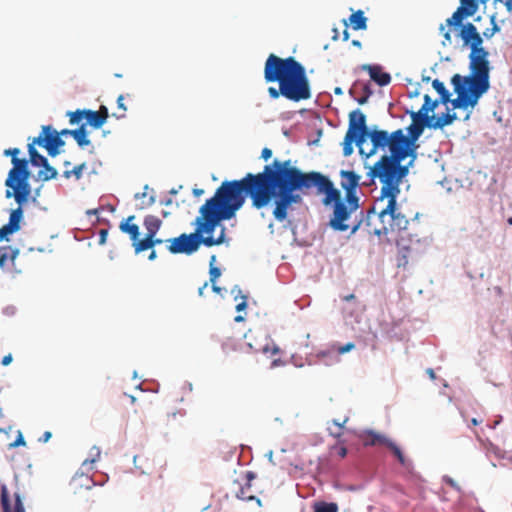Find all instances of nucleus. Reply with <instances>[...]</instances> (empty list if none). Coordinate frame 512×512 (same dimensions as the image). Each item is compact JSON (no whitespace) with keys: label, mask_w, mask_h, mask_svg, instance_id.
I'll use <instances>...</instances> for the list:
<instances>
[{"label":"nucleus","mask_w":512,"mask_h":512,"mask_svg":"<svg viewBox=\"0 0 512 512\" xmlns=\"http://www.w3.org/2000/svg\"><path fill=\"white\" fill-rule=\"evenodd\" d=\"M256 199L259 210L272 202L274 218L283 222L288 215V209L293 204H300L302 197L297 191L309 190L316 187L318 194H324L322 203L332 207L333 213L329 225L335 231L351 230L354 234L362 226H366L367 214L360 212V217L353 214L359 209V197L342 198L341 191L335 188L333 182L317 171L303 172L292 165V161L274 159L272 164L265 165L262 172L253 173Z\"/></svg>","instance_id":"f257e3e1"},{"label":"nucleus","mask_w":512,"mask_h":512,"mask_svg":"<svg viewBox=\"0 0 512 512\" xmlns=\"http://www.w3.org/2000/svg\"><path fill=\"white\" fill-rule=\"evenodd\" d=\"M247 198L251 200L252 207L259 210L255 202L253 173H247L239 180L223 181L215 194L200 207L199 216L195 219V231L165 240L168 243V251L171 254L191 255L201 244L212 247L224 243V226L217 238H214L212 233L222 221L235 217Z\"/></svg>","instance_id":"f03ea898"},{"label":"nucleus","mask_w":512,"mask_h":512,"mask_svg":"<svg viewBox=\"0 0 512 512\" xmlns=\"http://www.w3.org/2000/svg\"><path fill=\"white\" fill-rule=\"evenodd\" d=\"M386 151L389 153H384L368 172L371 181L377 178L381 183L380 195L367 211L366 219L367 232L376 236L407 229L411 216L397 203L400 184L409 171L401 163L409 156L398 146H387Z\"/></svg>","instance_id":"7ed1b4c3"},{"label":"nucleus","mask_w":512,"mask_h":512,"mask_svg":"<svg viewBox=\"0 0 512 512\" xmlns=\"http://www.w3.org/2000/svg\"><path fill=\"white\" fill-rule=\"evenodd\" d=\"M264 79L267 83L282 85V96L299 102L311 97L309 80L304 66L294 57L280 58L270 54L264 66Z\"/></svg>","instance_id":"20e7f679"},{"label":"nucleus","mask_w":512,"mask_h":512,"mask_svg":"<svg viewBox=\"0 0 512 512\" xmlns=\"http://www.w3.org/2000/svg\"><path fill=\"white\" fill-rule=\"evenodd\" d=\"M411 118L412 123L407 128L408 136L404 134L402 129H397L392 133H388V131L373 132L374 148L386 152L387 146H398L408 156H414L415 142L423 133L424 128L428 127L430 123L429 120L416 116L414 112L411 113Z\"/></svg>","instance_id":"39448f33"},{"label":"nucleus","mask_w":512,"mask_h":512,"mask_svg":"<svg viewBox=\"0 0 512 512\" xmlns=\"http://www.w3.org/2000/svg\"><path fill=\"white\" fill-rule=\"evenodd\" d=\"M380 129H369L366 124V116L360 110L356 109L349 113L348 130L345 134L342 146L344 156H350L353 153V143L359 148V153L370 157L380 149L374 148L372 134Z\"/></svg>","instance_id":"423d86ee"},{"label":"nucleus","mask_w":512,"mask_h":512,"mask_svg":"<svg viewBox=\"0 0 512 512\" xmlns=\"http://www.w3.org/2000/svg\"><path fill=\"white\" fill-rule=\"evenodd\" d=\"M19 153L18 148H9L4 151L5 156H12L13 164V168L9 171L5 180V185L8 187L5 197H13L18 205H23L28 201L31 194L30 172L28 170V160L19 159L17 157Z\"/></svg>","instance_id":"0eeeda50"},{"label":"nucleus","mask_w":512,"mask_h":512,"mask_svg":"<svg viewBox=\"0 0 512 512\" xmlns=\"http://www.w3.org/2000/svg\"><path fill=\"white\" fill-rule=\"evenodd\" d=\"M488 52L484 48L476 49L470 53V70L468 76H461L460 81L484 94L489 90V62Z\"/></svg>","instance_id":"6e6552de"},{"label":"nucleus","mask_w":512,"mask_h":512,"mask_svg":"<svg viewBox=\"0 0 512 512\" xmlns=\"http://www.w3.org/2000/svg\"><path fill=\"white\" fill-rule=\"evenodd\" d=\"M451 83L454 87V91L457 94L455 99H451L448 103L451 104L452 109H468L474 108L477 104L482 93L468 86L467 84L460 81V74H455Z\"/></svg>","instance_id":"1a4fd4ad"},{"label":"nucleus","mask_w":512,"mask_h":512,"mask_svg":"<svg viewBox=\"0 0 512 512\" xmlns=\"http://www.w3.org/2000/svg\"><path fill=\"white\" fill-rule=\"evenodd\" d=\"M134 465L141 473L154 476L156 484L159 482V489H163V479L167 470V464L164 459L155 456L136 455L134 457Z\"/></svg>","instance_id":"9d476101"},{"label":"nucleus","mask_w":512,"mask_h":512,"mask_svg":"<svg viewBox=\"0 0 512 512\" xmlns=\"http://www.w3.org/2000/svg\"><path fill=\"white\" fill-rule=\"evenodd\" d=\"M70 124H79L83 119L86 120V124H89L94 129L101 128L109 117L108 108L105 105H101L98 111L89 109H78L76 111H70L67 113Z\"/></svg>","instance_id":"9b49d317"},{"label":"nucleus","mask_w":512,"mask_h":512,"mask_svg":"<svg viewBox=\"0 0 512 512\" xmlns=\"http://www.w3.org/2000/svg\"><path fill=\"white\" fill-rule=\"evenodd\" d=\"M34 143L45 148L51 157L57 156L60 153L59 148L65 144L58 131L50 125L42 126V131L38 137L34 138Z\"/></svg>","instance_id":"f8f14e48"},{"label":"nucleus","mask_w":512,"mask_h":512,"mask_svg":"<svg viewBox=\"0 0 512 512\" xmlns=\"http://www.w3.org/2000/svg\"><path fill=\"white\" fill-rule=\"evenodd\" d=\"M143 225L146 229V235L140 242H137L136 245V253H140L147 250V247L152 244L151 237L156 236L157 232L160 230L162 221L154 215H147L144 218Z\"/></svg>","instance_id":"ddd939ff"},{"label":"nucleus","mask_w":512,"mask_h":512,"mask_svg":"<svg viewBox=\"0 0 512 512\" xmlns=\"http://www.w3.org/2000/svg\"><path fill=\"white\" fill-rule=\"evenodd\" d=\"M341 178L340 185L345 191V196L352 199V197H358L356 190L360 183V175L350 170H341L339 172Z\"/></svg>","instance_id":"4468645a"},{"label":"nucleus","mask_w":512,"mask_h":512,"mask_svg":"<svg viewBox=\"0 0 512 512\" xmlns=\"http://www.w3.org/2000/svg\"><path fill=\"white\" fill-rule=\"evenodd\" d=\"M459 35L465 45H470L471 51L482 48L483 39L473 23L463 25Z\"/></svg>","instance_id":"2eb2a0df"},{"label":"nucleus","mask_w":512,"mask_h":512,"mask_svg":"<svg viewBox=\"0 0 512 512\" xmlns=\"http://www.w3.org/2000/svg\"><path fill=\"white\" fill-rule=\"evenodd\" d=\"M22 218L23 209L22 205H19L16 209L11 211L8 223L0 228V241L7 238L8 235L20 230Z\"/></svg>","instance_id":"dca6fc26"},{"label":"nucleus","mask_w":512,"mask_h":512,"mask_svg":"<svg viewBox=\"0 0 512 512\" xmlns=\"http://www.w3.org/2000/svg\"><path fill=\"white\" fill-rule=\"evenodd\" d=\"M255 478V475L253 472H247L245 474V483L244 485L240 484L239 482H236L238 485V490L235 491V495L237 498L251 501L256 500L258 505H261L260 499H256L255 496L251 493V481Z\"/></svg>","instance_id":"f3484780"},{"label":"nucleus","mask_w":512,"mask_h":512,"mask_svg":"<svg viewBox=\"0 0 512 512\" xmlns=\"http://www.w3.org/2000/svg\"><path fill=\"white\" fill-rule=\"evenodd\" d=\"M363 70L368 71L370 78L375 81L379 86H386L391 82V76L387 72H383L382 68L378 65H363Z\"/></svg>","instance_id":"a211bd4d"},{"label":"nucleus","mask_w":512,"mask_h":512,"mask_svg":"<svg viewBox=\"0 0 512 512\" xmlns=\"http://www.w3.org/2000/svg\"><path fill=\"white\" fill-rule=\"evenodd\" d=\"M15 502L14 506L12 507L9 500V495L7 492L6 487H2L1 490V504L3 508V512H25L24 505L22 503V500L20 498L19 494H15Z\"/></svg>","instance_id":"6ab92c4d"},{"label":"nucleus","mask_w":512,"mask_h":512,"mask_svg":"<svg viewBox=\"0 0 512 512\" xmlns=\"http://www.w3.org/2000/svg\"><path fill=\"white\" fill-rule=\"evenodd\" d=\"M134 219V215L129 216L127 219L120 223L119 228L122 232L127 233L130 236V239L133 242V247L136 250L137 242H140L141 239H139V226L137 224L131 223Z\"/></svg>","instance_id":"aec40b11"},{"label":"nucleus","mask_w":512,"mask_h":512,"mask_svg":"<svg viewBox=\"0 0 512 512\" xmlns=\"http://www.w3.org/2000/svg\"><path fill=\"white\" fill-rule=\"evenodd\" d=\"M457 119L456 113H443L441 116L435 117L431 115L429 120L428 128L442 129L443 127L452 124Z\"/></svg>","instance_id":"412c9836"},{"label":"nucleus","mask_w":512,"mask_h":512,"mask_svg":"<svg viewBox=\"0 0 512 512\" xmlns=\"http://www.w3.org/2000/svg\"><path fill=\"white\" fill-rule=\"evenodd\" d=\"M361 439L364 446H376V445H385L388 443L389 439L384 435L376 433L374 431H366L361 435Z\"/></svg>","instance_id":"4be33fe9"},{"label":"nucleus","mask_w":512,"mask_h":512,"mask_svg":"<svg viewBox=\"0 0 512 512\" xmlns=\"http://www.w3.org/2000/svg\"><path fill=\"white\" fill-rule=\"evenodd\" d=\"M474 13V9L468 11L464 7H459L457 10L452 14L450 18L446 20L447 26H459L461 25L463 19L465 16H470Z\"/></svg>","instance_id":"5701e85b"},{"label":"nucleus","mask_w":512,"mask_h":512,"mask_svg":"<svg viewBox=\"0 0 512 512\" xmlns=\"http://www.w3.org/2000/svg\"><path fill=\"white\" fill-rule=\"evenodd\" d=\"M37 143H34V139L28 144V153L30 156V162L33 166L41 167V165L47 164V158L41 155L35 148Z\"/></svg>","instance_id":"b1692460"},{"label":"nucleus","mask_w":512,"mask_h":512,"mask_svg":"<svg viewBox=\"0 0 512 512\" xmlns=\"http://www.w3.org/2000/svg\"><path fill=\"white\" fill-rule=\"evenodd\" d=\"M72 137L80 147H85L91 144V141L88 139L86 124H82L79 128L74 129Z\"/></svg>","instance_id":"393cba45"},{"label":"nucleus","mask_w":512,"mask_h":512,"mask_svg":"<svg viewBox=\"0 0 512 512\" xmlns=\"http://www.w3.org/2000/svg\"><path fill=\"white\" fill-rule=\"evenodd\" d=\"M350 24L354 30H363L367 27V19L364 16L363 11L358 10L357 12L351 14Z\"/></svg>","instance_id":"a878e982"},{"label":"nucleus","mask_w":512,"mask_h":512,"mask_svg":"<svg viewBox=\"0 0 512 512\" xmlns=\"http://www.w3.org/2000/svg\"><path fill=\"white\" fill-rule=\"evenodd\" d=\"M433 88L437 91V93L440 95V101L442 104H447L450 101L451 94L446 89L443 82H441L438 79H434L432 81Z\"/></svg>","instance_id":"bb28decb"},{"label":"nucleus","mask_w":512,"mask_h":512,"mask_svg":"<svg viewBox=\"0 0 512 512\" xmlns=\"http://www.w3.org/2000/svg\"><path fill=\"white\" fill-rule=\"evenodd\" d=\"M41 167L44 168V170H41L38 172V179L41 181H49L51 179H55L58 175L57 170L52 167L49 162L47 161V164L41 165Z\"/></svg>","instance_id":"cd10ccee"},{"label":"nucleus","mask_w":512,"mask_h":512,"mask_svg":"<svg viewBox=\"0 0 512 512\" xmlns=\"http://www.w3.org/2000/svg\"><path fill=\"white\" fill-rule=\"evenodd\" d=\"M432 112V99L426 94L424 95V103L418 112H414L416 116H421L423 119L430 120Z\"/></svg>","instance_id":"c85d7f7f"},{"label":"nucleus","mask_w":512,"mask_h":512,"mask_svg":"<svg viewBox=\"0 0 512 512\" xmlns=\"http://www.w3.org/2000/svg\"><path fill=\"white\" fill-rule=\"evenodd\" d=\"M72 484L74 485L75 488L85 486L87 489H90L95 485V482L90 477L85 476L84 474H81V475H76L73 478Z\"/></svg>","instance_id":"c756f323"},{"label":"nucleus","mask_w":512,"mask_h":512,"mask_svg":"<svg viewBox=\"0 0 512 512\" xmlns=\"http://www.w3.org/2000/svg\"><path fill=\"white\" fill-rule=\"evenodd\" d=\"M338 505L334 502H317L314 504V512H338Z\"/></svg>","instance_id":"7c9ffc66"},{"label":"nucleus","mask_w":512,"mask_h":512,"mask_svg":"<svg viewBox=\"0 0 512 512\" xmlns=\"http://www.w3.org/2000/svg\"><path fill=\"white\" fill-rule=\"evenodd\" d=\"M86 169V163H81L77 166H75L73 169L71 170H65L63 172V176L66 178V179H69L71 177H74L76 180H79L81 179L82 175H83V171Z\"/></svg>","instance_id":"2f4dec72"},{"label":"nucleus","mask_w":512,"mask_h":512,"mask_svg":"<svg viewBox=\"0 0 512 512\" xmlns=\"http://www.w3.org/2000/svg\"><path fill=\"white\" fill-rule=\"evenodd\" d=\"M386 447H388L392 451V453L396 456L401 465H407L406 458L404 457L401 449L394 442L389 440L388 443L386 444Z\"/></svg>","instance_id":"473e14b6"},{"label":"nucleus","mask_w":512,"mask_h":512,"mask_svg":"<svg viewBox=\"0 0 512 512\" xmlns=\"http://www.w3.org/2000/svg\"><path fill=\"white\" fill-rule=\"evenodd\" d=\"M216 260V256L213 255L211 256V259H210V271H209V274H210V282L212 284H214L216 282V280L220 277L221 275V270L218 268V267H214L213 264Z\"/></svg>","instance_id":"72a5a7b5"},{"label":"nucleus","mask_w":512,"mask_h":512,"mask_svg":"<svg viewBox=\"0 0 512 512\" xmlns=\"http://www.w3.org/2000/svg\"><path fill=\"white\" fill-rule=\"evenodd\" d=\"M90 454H91V459H86L83 462V465H86L88 462L91 463V464L96 462L99 459L101 452H100V449L98 447H93L91 449V453Z\"/></svg>","instance_id":"f704fd0d"},{"label":"nucleus","mask_w":512,"mask_h":512,"mask_svg":"<svg viewBox=\"0 0 512 512\" xmlns=\"http://www.w3.org/2000/svg\"><path fill=\"white\" fill-rule=\"evenodd\" d=\"M355 348V344L353 342L346 343L345 345L339 346L336 351L338 354L347 353Z\"/></svg>","instance_id":"c9c22d12"},{"label":"nucleus","mask_w":512,"mask_h":512,"mask_svg":"<svg viewBox=\"0 0 512 512\" xmlns=\"http://www.w3.org/2000/svg\"><path fill=\"white\" fill-rule=\"evenodd\" d=\"M268 93L270 97L273 99L279 98L280 96H282V85L279 84V89H276L275 87H269Z\"/></svg>","instance_id":"e433bc0d"},{"label":"nucleus","mask_w":512,"mask_h":512,"mask_svg":"<svg viewBox=\"0 0 512 512\" xmlns=\"http://www.w3.org/2000/svg\"><path fill=\"white\" fill-rule=\"evenodd\" d=\"M117 106L119 109H121L123 111V113L119 116H116L117 118H122L125 116V112L127 111V107L125 106L124 104V96L123 95H119L118 98H117Z\"/></svg>","instance_id":"4c0bfd02"},{"label":"nucleus","mask_w":512,"mask_h":512,"mask_svg":"<svg viewBox=\"0 0 512 512\" xmlns=\"http://www.w3.org/2000/svg\"><path fill=\"white\" fill-rule=\"evenodd\" d=\"M334 425L336 426V430L335 431H330V434L333 436V437H340L342 434H343V425L337 421H333Z\"/></svg>","instance_id":"58836bf2"},{"label":"nucleus","mask_w":512,"mask_h":512,"mask_svg":"<svg viewBox=\"0 0 512 512\" xmlns=\"http://www.w3.org/2000/svg\"><path fill=\"white\" fill-rule=\"evenodd\" d=\"M25 445H26V442H25L22 434L19 433V435L17 436L16 440L9 444V447L15 448V447H18V446H25Z\"/></svg>","instance_id":"ea45409f"},{"label":"nucleus","mask_w":512,"mask_h":512,"mask_svg":"<svg viewBox=\"0 0 512 512\" xmlns=\"http://www.w3.org/2000/svg\"><path fill=\"white\" fill-rule=\"evenodd\" d=\"M272 157V150L270 148H263L261 152V158L265 161Z\"/></svg>","instance_id":"a19ab883"},{"label":"nucleus","mask_w":512,"mask_h":512,"mask_svg":"<svg viewBox=\"0 0 512 512\" xmlns=\"http://www.w3.org/2000/svg\"><path fill=\"white\" fill-rule=\"evenodd\" d=\"M107 235H108V230L107 229H101L99 231V244L100 245L105 244L106 239H107Z\"/></svg>","instance_id":"79ce46f5"},{"label":"nucleus","mask_w":512,"mask_h":512,"mask_svg":"<svg viewBox=\"0 0 512 512\" xmlns=\"http://www.w3.org/2000/svg\"><path fill=\"white\" fill-rule=\"evenodd\" d=\"M440 31L443 32V37H444V40L448 43H451L452 41V37H451V33L450 31H446L445 30V26L444 25H441L440 26Z\"/></svg>","instance_id":"37998d69"},{"label":"nucleus","mask_w":512,"mask_h":512,"mask_svg":"<svg viewBox=\"0 0 512 512\" xmlns=\"http://www.w3.org/2000/svg\"><path fill=\"white\" fill-rule=\"evenodd\" d=\"M241 298L242 301L236 305V310L238 312L244 310L247 307V296L243 295Z\"/></svg>","instance_id":"c03bdc74"},{"label":"nucleus","mask_w":512,"mask_h":512,"mask_svg":"<svg viewBox=\"0 0 512 512\" xmlns=\"http://www.w3.org/2000/svg\"><path fill=\"white\" fill-rule=\"evenodd\" d=\"M151 242L152 244H150L148 247H147V250L148 249H152L155 245L157 244H162L163 242H165V240H162V239H159V238H156V236H152L151 237Z\"/></svg>","instance_id":"a18cd8bd"},{"label":"nucleus","mask_w":512,"mask_h":512,"mask_svg":"<svg viewBox=\"0 0 512 512\" xmlns=\"http://www.w3.org/2000/svg\"><path fill=\"white\" fill-rule=\"evenodd\" d=\"M52 434L49 431L44 432V434L40 437L39 441L41 442H47L51 438Z\"/></svg>","instance_id":"49530a36"},{"label":"nucleus","mask_w":512,"mask_h":512,"mask_svg":"<svg viewBox=\"0 0 512 512\" xmlns=\"http://www.w3.org/2000/svg\"><path fill=\"white\" fill-rule=\"evenodd\" d=\"M11 361H12V355L8 354V355L3 357L2 365L7 366V365H9L11 363Z\"/></svg>","instance_id":"de8ad7c7"},{"label":"nucleus","mask_w":512,"mask_h":512,"mask_svg":"<svg viewBox=\"0 0 512 512\" xmlns=\"http://www.w3.org/2000/svg\"><path fill=\"white\" fill-rule=\"evenodd\" d=\"M446 483H447L448 485H450L452 488H454V489H456V490H460V487L456 484V482H455L453 479H451V478H447V479H446Z\"/></svg>","instance_id":"09e8293b"},{"label":"nucleus","mask_w":512,"mask_h":512,"mask_svg":"<svg viewBox=\"0 0 512 512\" xmlns=\"http://www.w3.org/2000/svg\"><path fill=\"white\" fill-rule=\"evenodd\" d=\"M483 422V418L482 417H473L471 419V424L476 426V425H479Z\"/></svg>","instance_id":"8fccbe9b"},{"label":"nucleus","mask_w":512,"mask_h":512,"mask_svg":"<svg viewBox=\"0 0 512 512\" xmlns=\"http://www.w3.org/2000/svg\"><path fill=\"white\" fill-rule=\"evenodd\" d=\"M59 136H66V135H71L73 136V130H70V129H63L61 130L60 132H58Z\"/></svg>","instance_id":"3c124183"},{"label":"nucleus","mask_w":512,"mask_h":512,"mask_svg":"<svg viewBox=\"0 0 512 512\" xmlns=\"http://www.w3.org/2000/svg\"><path fill=\"white\" fill-rule=\"evenodd\" d=\"M338 455L341 457V458H344L346 457L347 455V449L346 447L342 446L338 449Z\"/></svg>","instance_id":"603ef678"},{"label":"nucleus","mask_w":512,"mask_h":512,"mask_svg":"<svg viewBox=\"0 0 512 512\" xmlns=\"http://www.w3.org/2000/svg\"><path fill=\"white\" fill-rule=\"evenodd\" d=\"M426 373L428 374V376L430 377L431 380H435L436 379V375H435V372L432 368H428L426 370Z\"/></svg>","instance_id":"864d4df0"},{"label":"nucleus","mask_w":512,"mask_h":512,"mask_svg":"<svg viewBox=\"0 0 512 512\" xmlns=\"http://www.w3.org/2000/svg\"><path fill=\"white\" fill-rule=\"evenodd\" d=\"M203 193H204V190H203V189H199V188H195V189H193V194H194V196H196V197L201 196Z\"/></svg>","instance_id":"5fc2aeb1"},{"label":"nucleus","mask_w":512,"mask_h":512,"mask_svg":"<svg viewBox=\"0 0 512 512\" xmlns=\"http://www.w3.org/2000/svg\"><path fill=\"white\" fill-rule=\"evenodd\" d=\"M441 103L440 98L432 100V112L438 107V105Z\"/></svg>","instance_id":"6e6d98bb"},{"label":"nucleus","mask_w":512,"mask_h":512,"mask_svg":"<svg viewBox=\"0 0 512 512\" xmlns=\"http://www.w3.org/2000/svg\"><path fill=\"white\" fill-rule=\"evenodd\" d=\"M207 287H208V283H207V282H205V283L203 284V286L199 288V290H198V294H199L200 296H203V294H204V290H205Z\"/></svg>","instance_id":"4d7b16f0"},{"label":"nucleus","mask_w":512,"mask_h":512,"mask_svg":"<svg viewBox=\"0 0 512 512\" xmlns=\"http://www.w3.org/2000/svg\"><path fill=\"white\" fill-rule=\"evenodd\" d=\"M353 299H355V295L354 294H349V295H346L343 297V300L348 302V301H352Z\"/></svg>","instance_id":"13d9d810"},{"label":"nucleus","mask_w":512,"mask_h":512,"mask_svg":"<svg viewBox=\"0 0 512 512\" xmlns=\"http://www.w3.org/2000/svg\"><path fill=\"white\" fill-rule=\"evenodd\" d=\"M156 257H157L156 252H155L154 250H152V251H151V253H150V255H149V257H148V259H149L150 261H152V260H155V259H156Z\"/></svg>","instance_id":"bf43d9fd"},{"label":"nucleus","mask_w":512,"mask_h":512,"mask_svg":"<svg viewBox=\"0 0 512 512\" xmlns=\"http://www.w3.org/2000/svg\"><path fill=\"white\" fill-rule=\"evenodd\" d=\"M155 202V199L153 196L149 198V200L145 203V206H151Z\"/></svg>","instance_id":"052dcab7"},{"label":"nucleus","mask_w":512,"mask_h":512,"mask_svg":"<svg viewBox=\"0 0 512 512\" xmlns=\"http://www.w3.org/2000/svg\"><path fill=\"white\" fill-rule=\"evenodd\" d=\"M212 289L215 293H220V291H221V288L219 286H217L215 283L212 284Z\"/></svg>","instance_id":"680f3d73"},{"label":"nucleus","mask_w":512,"mask_h":512,"mask_svg":"<svg viewBox=\"0 0 512 512\" xmlns=\"http://www.w3.org/2000/svg\"><path fill=\"white\" fill-rule=\"evenodd\" d=\"M467 5H471L473 6L474 8L476 7V4L474 2V0H463Z\"/></svg>","instance_id":"e2e57ef3"},{"label":"nucleus","mask_w":512,"mask_h":512,"mask_svg":"<svg viewBox=\"0 0 512 512\" xmlns=\"http://www.w3.org/2000/svg\"><path fill=\"white\" fill-rule=\"evenodd\" d=\"M367 98H368L367 96L359 98L358 99V103L361 104V105L364 104L367 101Z\"/></svg>","instance_id":"0e129e2a"},{"label":"nucleus","mask_w":512,"mask_h":512,"mask_svg":"<svg viewBox=\"0 0 512 512\" xmlns=\"http://www.w3.org/2000/svg\"><path fill=\"white\" fill-rule=\"evenodd\" d=\"M234 320H235V322H241V321H243V320H244V317H243V316H241V315H238V316H236V317H235V319H234Z\"/></svg>","instance_id":"69168bd1"},{"label":"nucleus","mask_w":512,"mask_h":512,"mask_svg":"<svg viewBox=\"0 0 512 512\" xmlns=\"http://www.w3.org/2000/svg\"><path fill=\"white\" fill-rule=\"evenodd\" d=\"M352 44L357 47H361V42L359 40H353Z\"/></svg>","instance_id":"338daca9"},{"label":"nucleus","mask_w":512,"mask_h":512,"mask_svg":"<svg viewBox=\"0 0 512 512\" xmlns=\"http://www.w3.org/2000/svg\"><path fill=\"white\" fill-rule=\"evenodd\" d=\"M135 197H136V198H139V197L144 198V197H146V191H144V192H143V193H141V194H139V193H138V194H136V195H135Z\"/></svg>","instance_id":"774afa93"}]
</instances>
